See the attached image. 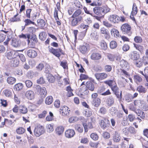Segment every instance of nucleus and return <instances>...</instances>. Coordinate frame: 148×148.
Returning <instances> with one entry per match:
<instances>
[{
	"label": "nucleus",
	"mask_w": 148,
	"mask_h": 148,
	"mask_svg": "<svg viewBox=\"0 0 148 148\" xmlns=\"http://www.w3.org/2000/svg\"><path fill=\"white\" fill-rule=\"evenodd\" d=\"M49 52L59 58L62 55H64V53L61 48H54L49 45L48 47Z\"/></svg>",
	"instance_id": "obj_4"
},
{
	"label": "nucleus",
	"mask_w": 148,
	"mask_h": 148,
	"mask_svg": "<svg viewBox=\"0 0 148 148\" xmlns=\"http://www.w3.org/2000/svg\"><path fill=\"white\" fill-rule=\"evenodd\" d=\"M80 87L79 92L81 95H87L88 91L87 89V88L86 85L85 84V82H84L82 83Z\"/></svg>",
	"instance_id": "obj_15"
},
{
	"label": "nucleus",
	"mask_w": 148,
	"mask_h": 148,
	"mask_svg": "<svg viewBox=\"0 0 148 148\" xmlns=\"http://www.w3.org/2000/svg\"><path fill=\"white\" fill-rule=\"evenodd\" d=\"M87 88L91 91H93L95 89V86L94 84L90 81L87 82L86 84Z\"/></svg>",
	"instance_id": "obj_30"
},
{
	"label": "nucleus",
	"mask_w": 148,
	"mask_h": 148,
	"mask_svg": "<svg viewBox=\"0 0 148 148\" xmlns=\"http://www.w3.org/2000/svg\"><path fill=\"white\" fill-rule=\"evenodd\" d=\"M19 110L20 113L22 114H25L28 111V110L25 106L21 105L19 106Z\"/></svg>",
	"instance_id": "obj_32"
},
{
	"label": "nucleus",
	"mask_w": 148,
	"mask_h": 148,
	"mask_svg": "<svg viewBox=\"0 0 148 148\" xmlns=\"http://www.w3.org/2000/svg\"><path fill=\"white\" fill-rule=\"evenodd\" d=\"M132 27L131 25L127 23L123 24L121 27V30L125 34L130 35L132 33Z\"/></svg>",
	"instance_id": "obj_6"
},
{
	"label": "nucleus",
	"mask_w": 148,
	"mask_h": 148,
	"mask_svg": "<svg viewBox=\"0 0 148 148\" xmlns=\"http://www.w3.org/2000/svg\"><path fill=\"white\" fill-rule=\"evenodd\" d=\"M114 97L110 96L108 97L106 99V103L107 105L109 107L112 106L114 103Z\"/></svg>",
	"instance_id": "obj_21"
},
{
	"label": "nucleus",
	"mask_w": 148,
	"mask_h": 148,
	"mask_svg": "<svg viewBox=\"0 0 148 148\" xmlns=\"http://www.w3.org/2000/svg\"><path fill=\"white\" fill-rule=\"evenodd\" d=\"M134 40L136 43H141L142 42L143 40L141 37L136 36L134 37Z\"/></svg>",
	"instance_id": "obj_49"
},
{
	"label": "nucleus",
	"mask_w": 148,
	"mask_h": 148,
	"mask_svg": "<svg viewBox=\"0 0 148 148\" xmlns=\"http://www.w3.org/2000/svg\"><path fill=\"white\" fill-rule=\"evenodd\" d=\"M24 22L25 23V26H27L30 25L31 24L34 25L35 23L34 22L31 21L29 19H25Z\"/></svg>",
	"instance_id": "obj_60"
},
{
	"label": "nucleus",
	"mask_w": 148,
	"mask_h": 148,
	"mask_svg": "<svg viewBox=\"0 0 148 148\" xmlns=\"http://www.w3.org/2000/svg\"><path fill=\"white\" fill-rule=\"evenodd\" d=\"M47 79L48 82L51 83H53L55 80L54 77L51 75H50L48 76Z\"/></svg>",
	"instance_id": "obj_61"
},
{
	"label": "nucleus",
	"mask_w": 148,
	"mask_h": 148,
	"mask_svg": "<svg viewBox=\"0 0 148 148\" xmlns=\"http://www.w3.org/2000/svg\"><path fill=\"white\" fill-rule=\"evenodd\" d=\"M89 49V45L87 43L79 46V50L82 54H84L87 53Z\"/></svg>",
	"instance_id": "obj_14"
},
{
	"label": "nucleus",
	"mask_w": 148,
	"mask_h": 148,
	"mask_svg": "<svg viewBox=\"0 0 148 148\" xmlns=\"http://www.w3.org/2000/svg\"><path fill=\"white\" fill-rule=\"evenodd\" d=\"M117 46V44L116 42L114 40L111 41L110 43V47L111 49H114Z\"/></svg>",
	"instance_id": "obj_47"
},
{
	"label": "nucleus",
	"mask_w": 148,
	"mask_h": 148,
	"mask_svg": "<svg viewBox=\"0 0 148 148\" xmlns=\"http://www.w3.org/2000/svg\"><path fill=\"white\" fill-rule=\"evenodd\" d=\"M45 132L44 127L39 125L36 126L34 129V134L36 136L38 137L44 134Z\"/></svg>",
	"instance_id": "obj_7"
},
{
	"label": "nucleus",
	"mask_w": 148,
	"mask_h": 148,
	"mask_svg": "<svg viewBox=\"0 0 148 148\" xmlns=\"http://www.w3.org/2000/svg\"><path fill=\"white\" fill-rule=\"evenodd\" d=\"M134 45L136 49L138 51L141 53H144L145 49L144 47L140 45L134 43Z\"/></svg>",
	"instance_id": "obj_26"
},
{
	"label": "nucleus",
	"mask_w": 148,
	"mask_h": 148,
	"mask_svg": "<svg viewBox=\"0 0 148 148\" xmlns=\"http://www.w3.org/2000/svg\"><path fill=\"white\" fill-rule=\"evenodd\" d=\"M79 80L82 81L83 80L87 79L89 78L88 76L86 75L81 74L79 75Z\"/></svg>",
	"instance_id": "obj_59"
},
{
	"label": "nucleus",
	"mask_w": 148,
	"mask_h": 148,
	"mask_svg": "<svg viewBox=\"0 0 148 148\" xmlns=\"http://www.w3.org/2000/svg\"><path fill=\"white\" fill-rule=\"evenodd\" d=\"M101 34L105 35V38L106 39H109L110 37V34L108 30L104 27H101L100 30Z\"/></svg>",
	"instance_id": "obj_17"
},
{
	"label": "nucleus",
	"mask_w": 148,
	"mask_h": 148,
	"mask_svg": "<svg viewBox=\"0 0 148 148\" xmlns=\"http://www.w3.org/2000/svg\"><path fill=\"white\" fill-rule=\"evenodd\" d=\"M137 90L140 93H145L146 90L145 88L141 85H140L137 87Z\"/></svg>",
	"instance_id": "obj_42"
},
{
	"label": "nucleus",
	"mask_w": 148,
	"mask_h": 148,
	"mask_svg": "<svg viewBox=\"0 0 148 148\" xmlns=\"http://www.w3.org/2000/svg\"><path fill=\"white\" fill-rule=\"evenodd\" d=\"M40 95L45 97L47 95V91L45 87H43L41 88V91L40 92Z\"/></svg>",
	"instance_id": "obj_46"
},
{
	"label": "nucleus",
	"mask_w": 148,
	"mask_h": 148,
	"mask_svg": "<svg viewBox=\"0 0 148 148\" xmlns=\"http://www.w3.org/2000/svg\"><path fill=\"white\" fill-rule=\"evenodd\" d=\"M75 130L79 133H82L83 131V128L81 125L77 124L75 125Z\"/></svg>",
	"instance_id": "obj_35"
},
{
	"label": "nucleus",
	"mask_w": 148,
	"mask_h": 148,
	"mask_svg": "<svg viewBox=\"0 0 148 148\" xmlns=\"http://www.w3.org/2000/svg\"><path fill=\"white\" fill-rule=\"evenodd\" d=\"M23 142L21 137L19 136H16L15 139V143L17 144H22Z\"/></svg>",
	"instance_id": "obj_54"
},
{
	"label": "nucleus",
	"mask_w": 148,
	"mask_h": 148,
	"mask_svg": "<svg viewBox=\"0 0 148 148\" xmlns=\"http://www.w3.org/2000/svg\"><path fill=\"white\" fill-rule=\"evenodd\" d=\"M90 138L93 140L96 141L99 138L98 135L95 133H93L90 135Z\"/></svg>",
	"instance_id": "obj_50"
},
{
	"label": "nucleus",
	"mask_w": 148,
	"mask_h": 148,
	"mask_svg": "<svg viewBox=\"0 0 148 148\" xmlns=\"http://www.w3.org/2000/svg\"><path fill=\"white\" fill-rule=\"evenodd\" d=\"M108 20L112 23L117 24L119 23V16L115 14H111L108 17Z\"/></svg>",
	"instance_id": "obj_9"
},
{
	"label": "nucleus",
	"mask_w": 148,
	"mask_h": 148,
	"mask_svg": "<svg viewBox=\"0 0 148 148\" xmlns=\"http://www.w3.org/2000/svg\"><path fill=\"white\" fill-rule=\"evenodd\" d=\"M23 85L22 83H19L14 86V89L15 91H20L23 89Z\"/></svg>",
	"instance_id": "obj_28"
},
{
	"label": "nucleus",
	"mask_w": 148,
	"mask_h": 148,
	"mask_svg": "<svg viewBox=\"0 0 148 148\" xmlns=\"http://www.w3.org/2000/svg\"><path fill=\"white\" fill-rule=\"evenodd\" d=\"M107 112L106 108L104 107H102L100 108L99 112L101 114L104 115Z\"/></svg>",
	"instance_id": "obj_57"
},
{
	"label": "nucleus",
	"mask_w": 148,
	"mask_h": 148,
	"mask_svg": "<svg viewBox=\"0 0 148 148\" xmlns=\"http://www.w3.org/2000/svg\"><path fill=\"white\" fill-rule=\"evenodd\" d=\"M90 58L94 60H99L102 58L101 54L98 52H93L91 55Z\"/></svg>",
	"instance_id": "obj_18"
},
{
	"label": "nucleus",
	"mask_w": 148,
	"mask_h": 148,
	"mask_svg": "<svg viewBox=\"0 0 148 148\" xmlns=\"http://www.w3.org/2000/svg\"><path fill=\"white\" fill-rule=\"evenodd\" d=\"M112 137V140L115 142L118 143L121 140V136L117 131H115Z\"/></svg>",
	"instance_id": "obj_20"
},
{
	"label": "nucleus",
	"mask_w": 148,
	"mask_h": 148,
	"mask_svg": "<svg viewBox=\"0 0 148 148\" xmlns=\"http://www.w3.org/2000/svg\"><path fill=\"white\" fill-rule=\"evenodd\" d=\"M37 23L38 25L40 27L41 29H43L45 25V23L43 19L40 18L38 19Z\"/></svg>",
	"instance_id": "obj_40"
},
{
	"label": "nucleus",
	"mask_w": 148,
	"mask_h": 148,
	"mask_svg": "<svg viewBox=\"0 0 148 148\" xmlns=\"http://www.w3.org/2000/svg\"><path fill=\"white\" fill-rule=\"evenodd\" d=\"M25 96L28 99L32 100L34 98V93L32 90H28L26 92Z\"/></svg>",
	"instance_id": "obj_24"
},
{
	"label": "nucleus",
	"mask_w": 148,
	"mask_h": 148,
	"mask_svg": "<svg viewBox=\"0 0 148 148\" xmlns=\"http://www.w3.org/2000/svg\"><path fill=\"white\" fill-rule=\"evenodd\" d=\"M75 134L74 130L71 129H68L65 132V137L68 138L73 137Z\"/></svg>",
	"instance_id": "obj_19"
},
{
	"label": "nucleus",
	"mask_w": 148,
	"mask_h": 148,
	"mask_svg": "<svg viewBox=\"0 0 148 148\" xmlns=\"http://www.w3.org/2000/svg\"><path fill=\"white\" fill-rule=\"evenodd\" d=\"M134 77L135 82L137 83H140L142 81V78L139 75H135Z\"/></svg>",
	"instance_id": "obj_43"
},
{
	"label": "nucleus",
	"mask_w": 148,
	"mask_h": 148,
	"mask_svg": "<svg viewBox=\"0 0 148 148\" xmlns=\"http://www.w3.org/2000/svg\"><path fill=\"white\" fill-rule=\"evenodd\" d=\"M101 103V100L99 98H97L93 99L92 104L96 107H98Z\"/></svg>",
	"instance_id": "obj_37"
},
{
	"label": "nucleus",
	"mask_w": 148,
	"mask_h": 148,
	"mask_svg": "<svg viewBox=\"0 0 148 148\" xmlns=\"http://www.w3.org/2000/svg\"><path fill=\"white\" fill-rule=\"evenodd\" d=\"M49 115H48L46 118V120L47 121H51L53 120L54 116L53 114L51 112H49Z\"/></svg>",
	"instance_id": "obj_48"
},
{
	"label": "nucleus",
	"mask_w": 148,
	"mask_h": 148,
	"mask_svg": "<svg viewBox=\"0 0 148 148\" xmlns=\"http://www.w3.org/2000/svg\"><path fill=\"white\" fill-rule=\"evenodd\" d=\"M120 65L122 69L125 70H129V67L128 62L126 61L123 59L121 60L120 62Z\"/></svg>",
	"instance_id": "obj_25"
},
{
	"label": "nucleus",
	"mask_w": 148,
	"mask_h": 148,
	"mask_svg": "<svg viewBox=\"0 0 148 148\" xmlns=\"http://www.w3.org/2000/svg\"><path fill=\"white\" fill-rule=\"evenodd\" d=\"M60 65L64 69H68V64L67 61H61L60 63Z\"/></svg>",
	"instance_id": "obj_51"
},
{
	"label": "nucleus",
	"mask_w": 148,
	"mask_h": 148,
	"mask_svg": "<svg viewBox=\"0 0 148 148\" xmlns=\"http://www.w3.org/2000/svg\"><path fill=\"white\" fill-rule=\"evenodd\" d=\"M134 104L136 107L140 108L142 105V102L140 100H136L134 101Z\"/></svg>",
	"instance_id": "obj_53"
},
{
	"label": "nucleus",
	"mask_w": 148,
	"mask_h": 148,
	"mask_svg": "<svg viewBox=\"0 0 148 148\" xmlns=\"http://www.w3.org/2000/svg\"><path fill=\"white\" fill-rule=\"evenodd\" d=\"M45 32H40L39 35V39L41 41H44L46 39V36H45Z\"/></svg>",
	"instance_id": "obj_45"
},
{
	"label": "nucleus",
	"mask_w": 148,
	"mask_h": 148,
	"mask_svg": "<svg viewBox=\"0 0 148 148\" xmlns=\"http://www.w3.org/2000/svg\"><path fill=\"white\" fill-rule=\"evenodd\" d=\"M110 32L112 35L115 38H118L119 37V32L117 29L115 28L112 29L111 30Z\"/></svg>",
	"instance_id": "obj_31"
},
{
	"label": "nucleus",
	"mask_w": 148,
	"mask_h": 148,
	"mask_svg": "<svg viewBox=\"0 0 148 148\" xmlns=\"http://www.w3.org/2000/svg\"><path fill=\"white\" fill-rule=\"evenodd\" d=\"M18 13H17L16 15H14L13 17L11 18L10 20L11 21L14 22L20 21L21 19L20 17L18 16Z\"/></svg>",
	"instance_id": "obj_44"
},
{
	"label": "nucleus",
	"mask_w": 148,
	"mask_h": 148,
	"mask_svg": "<svg viewBox=\"0 0 148 148\" xmlns=\"http://www.w3.org/2000/svg\"><path fill=\"white\" fill-rule=\"evenodd\" d=\"M64 128L62 126H60L57 127L55 130L56 133L59 135H60L63 133Z\"/></svg>",
	"instance_id": "obj_29"
},
{
	"label": "nucleus",
	"mask_w": 148,
	"mask_h": 148,
	"mask_svg": "<svg viewBox=\"0 0 148 148\" xmlns=\"http://www.w3.org/2000/svg\"><path fill=\"white\" fill-rule=\"evenodd\" d=\"M138 11V8L136 4L135 3H134L133 5L132 10L131 13V14L133 15H136Z\"/></svg>",
	"instance_id": "obj_38"
},
{
	"label": "nucleus",
	"mask_w": 148,
	"mask_h": 148,
	"mask_svg": "<svg viewBox=\"0 0 148 148\" xmlns=\"http://www.w3.org/2000/svg\"><path fill=\"white\" fill-rule=\"evenodd\" d=\"M101 49L103 50H106L108 48V45L106 42L104 40L101 41L99 43Z\"/></svg>",
	"instance_id": "obj_36"
},
{
	"label": "nucleus",
	"mask_w": 148,
	"mask_h": 148,
	"mask_svg": "<svg viewBox=\"0 0 148 148\" xmlns=\"http://www.w3.org/2000/svg\"><path fill=\"white\" fill-rule=\"evenodd\" d=\"M106 89L105 86L104 85H103L98 89L97 92L103 96L109 95L111 94V93L109 89H108L106 92H105Z\"/></svg>",
	"instance_id": "obj_10"
},
{
	"label": "nucleus",
	"mask_w": 148,
	"mask_h": 148,
	"mask_svg": "<svg viewBox=\"0 0 148 148\" xmlns=\"http://www.w3.org/2000/svg\"><path fill=\"white\" fill-rule=\"evenodd\" d=\"M103 83L108 85L110 88L112 90L116 95L117 98L121 99L122 91L119 92V88L114 79L105 80L103 82Z\"/></svg>",
	"instance_id": "obj_2"
},
{
	"label": "nucleus",
	"mask_w": 148,
	"mask_h": 148,
	"mask_svg": "<svg viewBox=\"0 0 148 148\" xmlns=\"http://www.w3.org/2000/svg\"><path fill=\"white\" fill-rule=\"evenodd\" d=\"M93 11L95 14L98 16H102L104 14V10L102 8L95 7L93 9Z\"/></svg>",
	"instance_id": "obj_16"
},
{
	"label": "nucleus",
	"mask_w": 148,
	"mask_h": 148,
	"mask_svg": "<svg viewBox=\"0 0 148 148\" xmlns=\"http://www.w3.org/2000/svg\"><path fill=\"white\" fill-rule=\"evenodd\" d=\"M44 65L43 64L40 63L36 66V70L38 71H42L44 68Z\"/></svg>",
	"instance_id": "obj_62"
},
{
	"label": "nucleus",
	"mask_w": 148,
	"mask_h": 148,
	"mask_svg": "<svg viewBox=\"0 0 148 148\" xmlns=\"http://www.w3.org/2000/svg\"><path fill=\"white\" fill-rule=\"evenodd\" d=\"M83 113L84 115L87 117H89L92 115V112L90 110H84Z\"/></svg>",
	"instance_id": "obj_64"
},
{
	"label": "nucleus",
	"mask_w": 148,
	"mask_h": 148,
	"mask_svg": "<svg viewBox=\"0 0 148 148\" xmlns=\"http://www.w3.org/2000/svg\"><path fill=\"white\" fill-rule=\"evenodd\" d=\"M95 76L99 81L105 79L108 77L107 74L105 73H97L95 74Z\"/></svg>",
	"instance_id": "obj_13"
},
{
	"label": "nucleus",
	"mask_w": 148,
	"mask_h": 148,
	"mask_svg": "<svg viewBox=\"0 0 148 148\" xmlns=\"http://www.w3.org/2000/svg\"><path fill=\"white\" fill-rule=\"evenodd\" d=\"M101 119L99 120V124L103 129H105L109 126L110 123L108 118L100 116Z\"/></svg>",
	"instance_id": "obj_5"
},
{
	"label": "nucleus",
	"mask_w": 148,
	"mask_h": 148,
	"mask_svg": "<svg viewBox=\"0 0 148 148\" xmlns=\"http://www.w3.org/2000/svg\"><path fill=\"white\" fill-rule=\"evenodd\" d=\"M136 132L137 131L132 126H130L128 127H125L123 130V133L124 135L128 137H123V140L128 143L130 140L131 139V136L129 134H136Z\"/></svg>",
	"instance_id": "obj_3"
},
{
	"label": "nucleus",
	"mask_w": 148,
	"mask_h": 148,
	"mask_svg": "<svg viewBox=\"0 0 148 148\" xmlns=\"http://www.w3.org/2000/svg\"><path fill=\"white\" fill-rule=\"evenodd\" d=\"M28 56L31 58H34L36 57L37 55L36 51L33 49H29L27 52Z\"/></svg>",
	"instance_id": "obj_23"
},
{
	"label": "nucleus",
	"mask_w": 148,
	"mask_h": 148,
	"mask_svg": "<svg viewBox=\"0 0 148 148\" xmlns=\"http://www.w3.org/2000/svg\"><path fill=\"white\" fill-rule=\"evenodd\" d=\"M131 59L133 60L134 61L139 58V54L136 51H133L129 55Z\"/></svg>",
	"instance_id": "obj_22"
},
{
	"label": "nucleus",
	"mask_w": 148,
	"mask_h": 148,
	"mask_svg": "<svg viewBox=\"0 0 148 148\" xmlns=\"http://www.w3.org/2000/svg\"><path fill=\"white\" fill-rule=\"evenodd\" d=\"M70 110L69 108L66 106H63L61 107L60 109V113L63 116L68 115L69 113Z\"/></svg>",
	"instance_id": "obj_12"
},
{
	"label": "nucleus",
	"mask_w": 148,
	"mask_h": 148,
	"mask_svg": "<svg viewBox=\"0 0 148 148\" xmlns=\"http://www.w3.org/2000/svg\"><path fill=\"white\" fill-rule=\"evenodd\" d=\"M134 64L137 67L140 68L142 67L143 64V60L139 59L134 61Z\"/></svg>",
	"instance_id": "obj_34"
},
{
	"label": "nucleus",
	"mask_w": 148,
	"mask_h": 148,
	"mask_svg": "<svg viewBox=\"0 0 148 148\" xmlns=\"http://www.w3.org/2000/svg\"><path fill=\"white\" fill-rule=\"evenodd\" d=\"M107 57L108 60L110 61L113 62L116 60L119 61L120 60L121 57L118 54H112L109 53L107 56Z\"/></svg>",
	"instance_id": "obj_11"
},
{
	"label": "nucleus",
	"mask_w": 148,
	"mask_h": 148,
	"mask_svg": "<svg viewBox=\"0 0 148 148\" xmlns=\"http://www.w3.org/2000/svg\"><path fill=\"white\" fill-rule=\"evenodd\" d=\"M78 6H77L79 9L77 10L73 14L71 18H72L71 23V25L72 27H75L78 25L83 20L82 16L80 15L82 13L81 9L82 7V5L80 4H78Z\"/></svg>",
	"instance_id": "obj_1"
},
{
	"label": "nucleus",
	"mask_w": 148,
	"mask_h": 148,
	"mask_svg": "<svg viewBox=\"0 0 148 148\" xmlns=\"http://www.w3.org/2000/svg\"><path fill=\"white\" fill-rule=\"evenodd\" d=\"M12 59L10 61L11 65L14 67L17 66L19 64V59L16 58Z\"/></svg>",
	"instance_id": "obj_33"
},
{
	"label": "nucleus",
	"mask_w": 148,
	"mask_h": 148,
	"mask_svg": "<svg viewBox=\"0 0 148 148\" xmlns=\"http://www.w3.org/2000/svg\"><path fill=\"white\" fill-rule=\"evenodd\" d=\"M34 90L37 92L40 93L41 90V88L40 86L38 85H36L34 87Z\"/></svg>",
	"instance_id": "obj_63"
},
{
	"label": "nucleus",
	"mask_w": 148,
	"mask_h": 148,
	"mask_svg": "<svg viewBox=\"0 0 148 148\" xmlns=\"http://www.w3.org/2000/svg\"><path fill=\"white\" fill-rule=\"evenodd\" d=\"M91 36L94 40H97L99 39V35L96 32H93L91 34Z\"/></svg>",
	"instance_id": "obj_58"
},
{
	"label": "nucleus",
	"mask_w": 148,
	"mask_h": 148,
	"mask_svg": "<svg viewBox=\"0 0 148 148\" xmlns=\"http://www.w3.org/2000/svg\"><path fill=\"white\" fill-rule=\"evenodd\" d=\"M28 44L31 48H34L36 44L38 42V39L37 36L35 34L31 36L30 40H27Z\"/></svg>",
	"instance_id": "obj_8"
},
{
	"label": "nucleus",
	"mask_w": 148,
	"mask_h": 148,
	"mask_svg": "<svg viewBox=\"0 0 148 148\" xmlns=\"http://www.w3.org/2000/svg\"><path fill=\"white\" fill-rule=\"evenodd\" d=\"M135 112L137 115L138 116H139L141 119H145V114L141 110L139 109H137L135 111Z\"/></svg>",
	"instance_id": "obj_27"
},
{
	"label": "nucleus",
	"mask_w": 148,
	"mask_h": 148,
	"mask_svg": "<svg viewBox=\"0 0 148 148\" xmlns=\"http://www.w3.org/2000/svg\"><path fill=\"white\" fill-rule=\"evenodd\" d=\"M53 102V97L51 96H49L46 98L45 100L46 104L49 105L51 104Z\"/></svg>",
	"instance_id": "obj_39"
},
{
	"label": "nucleus",
	"mask_w": 148,
	"mask_h": 148,
	"mask_svg": "<svg viewBox=\"0 0 148 148\" xmlns=\"http://www.w3.org/2000/svg\"><path fill=\"white\" fill-rule=\"evenodd\" d=\"M25 129L21 127H18L16 130V133L18 134H22L25 132Z\"/></svg>",
	"instance_id": "obj_52"
},
{
	"label": "nucleus",
	"mask_w": 148,
	"mask_h": 148,
	"mask_svg": "<svg viewBox=\"0 0 148 148\" xmlns=\"http://www.w3.org/2000/svg\"><path fill=\"white\" fill-rule=\"evenodd\" d=\"M99 144V143L98 142H90L89 144L90 146L93 148H97Z\"/></svg>",
	"instance_id": "obj_56"
},
{
	"label": "nucleus",
	"mask_w": 148,
	"mask_h": 148,
	"mask_svg": "<svg viewBox=\"0 0 148 148\" xmlns=\"http://www.w3.org/2000/svg\"><path fill=\"white\" fill-rule=\"evenodd\" d=\"M25 83L26 87L28 88H30L32 86L33 83L30 80H26Z\"/></svg>",
	"instance_id": "obj_55"
},
{
	"label": "nucleus",
	"mask_w": 148,
	"mask_h": 148,
	"mask_svg": "<svg viewBox=\"0 0 148 148\" xmlns=\"http://www.w3.org/2000/svg\"><path fill=\"white\" fill-rule=\"evenodd\" d=\"M66 90L67 91V95L68 97H70L74 95L72 92L73 90L71 88L70 86H69L66 87Z\"/></svg>",
	"instance_id": "obj_41"
}]
</instances>
